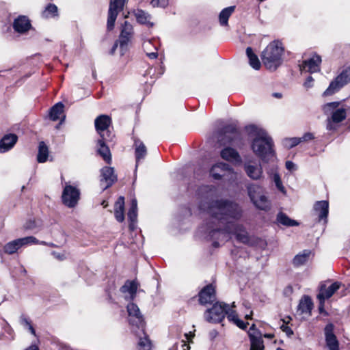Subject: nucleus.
<instances>
[{
    "label": "nucleus",
    "mask_w": 350,
    "mask_h": 350,
    "mask_svg": "<svg viewBox=\"0 0 350 350\" xmlns=\"http://www.w3.org/2000/svg\"><path fill=\"white\" fill-rule=\"evenodd\" d=\"M199 208L208 216L199 231L206 239L213 242L214 247L224 244L230 238L231 234H234L239 242L249 243L247 231L242 225L235 222L243 213L237 203L226 199L210 200L206 198L201 201Z\"/></svg>",
    "instance_id": "f257e3e1"
},
{
    "label": "nucleus",
    "mask_w": 350,
    "mask_h": 350,
    "mask_svg": "<svg viewBox=\"0 0 350 350\" xmlns=\"http://www.w3.org/2000/svg\"><path fill=\"white\" fill-rule=\"evenodd\" d=\"M245 129L253 137L251 144L253 152L263 162H268L275 154L272 138L264 129L256 125H248Z\"/></svg>",
    "instance_id": "f03ea898"
},
{
    "label": "nucleus",
    "mask_w": 350,
    "mask_h": 350,
    "mask_svg": "<svg viewBox=\"0 0 350 350\" xmlns=\"http://www.w3.org/2000/svg\"><path fill=\"white\" fill-rule=\"evenodd\" d=\"M284 53L282 44L279 41H273L262 53V60L265 67L275 70L282 64V55Z\"/></svg>",
    "instance_id": "7ed1b4c3"
},
{
    "label": "nucleus",
    "mask_w": 350,
    "mask_h": 350,
    "mask_svg": "<svg viewBox=\"0 0 350 350\" xmlns=\"http://www.w3.org/2000/svg\"><path fill=\"white\" fill-rule=\"evenodd\" d=\"M248 196L255 206L262 211H268L271 203L265 195L263 188L257 184L250 183L247 185Z\"/></svg>",
    "instance_id": "20e7f679"
},
{
    "label": "nucleus",
    "mask_w": 350,
    "mask_h": 350,
    "mask_svg": "<svg viewBox=\"0 0 350 350\" xmlns=\"http://www.w3.org/2000/svg\"><path fill=\"white\" fill-rule=\"evenodd\" d=\"M133 35V27L129 22L125 21L122 26L119 39L114 43L111 53L113 54L118 46H120V55H123L128 50L129 43Z\"/></svg>",
    "instance_id": "39448f33"
},
{
    "label": "nucleus",
    "mask_w": 350,
    "mask_h": 350,
    "mask_svg": "<svg viewBox=\"0 0 350 350\" xmlns=\"http://www.w3.org/2000/svg\"><path fill=\"white\" fill-rule=\"evenodd\" d=\"M339 105V102H332L324 105L323 107V110L325 114L332 113V120L335 123L341 122L350 113L349 107L346 106L338 109Z\"/></svg>",
    "instance_id": "423d86ee"
},
{
    "label": "nucleus",
    "mask_w": 350,
    "mask_h": 350,
    "mask_svg": "<svg viewBox=\"0 0 350 350\" xmlns=\"http://www.w3.org/2000/svg\"><path fill=\"white\" fill-rule=\"evenodd\" d=\"M228 308V304L216 302L211 308L205 312L204 318L210 323H220L224 319Z\"/></svg>",
    "instance_id": "0eeeda50"
},
{
    "label": "nucleus",
    "mask_w": 350,
    "mask_h": 350,
    "mask_svg": "<svg viewBox=\"0 0 350 350\" xmlns=\"http://www.w3.org/2000/svg\"><path fill=\"white\" fill-rule=\"evenodd\" d=\"M127 312L128 321L132 327L133 331H135V328L143 330L145 322L138 306L133 303H129L127 305Z\"/></svg>",
    "instance_id": "6e6552de"
},
{
    "label": "nucleus",
    "mask_w": 350,
    "mask_h": 350,
    "mask_svg": "<svg viewBox=\"0 0 350 350\" xmlns=\"http://www.w3.org/2000/svg\"><path fill=\"white\" fill-rule=\"evenodd\" d=\"M111 124V119L107 115H100L95 119V129L100 138L112 140L113 135L109 131Z\"/></svg>",
    "instance_id": "1a4fd4ad"
},
{
    "label": "nucleus",
    "mask_w": 350,
    "mask_h": 350,
    "mask_svg": "<svg viewBox=\"0 0 350 350\" xmlns=\"http://www.w3.org/2000/svg\"><path fill=\"white\" fill-rule=\"evenodd\" d=\"M239 136L237 127L232 124L226 125L216 133V137L221 145L233 144Z\"/></svg>",
    "instance_id": "9d476101"
},
{
    "label": "nucleus",
    "mask_w": 350,
    "mask_h": 350,
    "mask_svg": "<svg viewBox=\"0 0 350 350\" xmlns=\"http://www.w3.org/2000/svg\"><path fill=\"white\" fill-rule=\"evenodd\" d=\"M210 176L216 180H228L234 174L232 168L227 163L219 162L210 169Z\"/></svg>",
    "instance_id": "9b49d317"
},
{
    "label": "nucleus",
    "mask_w": 350,
    "mask_h": 350,
    "mask_svg": "<svg viewBox=\"0 0 350 350\" xmlns=\"http://www.w3.org/2000/svg\"><path fill=\"white\" fill-rule=\"evenodd\" d=\"M350 81V66L345 68L330 83L324 94L332 95Z\"/></svg>",
    "instance_id": "f8f14e48"
},
{
    "label": "nucleus",
    "mask_w": 350,
    "mask_h": 350,
    "mask_svg": "<svg viewBox=\"0 0 350 350\" xmlns=\"http://www.w3.org/2000/svg\"><path fill=\"white\" fill-rule=\"evenodd\" d=\"M80 198V191L78 188L66 185L62 192V199L64 205L69 208L76 206Z\"/></svg>",
    "instance_id": "ddd939ff"
},
{
    "label": "nucleus",
    "mask_w": 350,
    "mask_h": 350,
    "mask_svg": "<svg viewBox=\"0 0 350 350\" xmlns=\"http://www.w3.org/2000/svg\"><path fill=\"white\" fill-rule=\"evenodd\" d=\"M126 0H110L107 22V29L111 31L114 28L115 22L118 13L123 10Z\"/></svg>",
    "instance_id": "4468645a"
},
{
    "label": "nucleus",
    "mask_w": 350,
    "mask_h": 350,
    "mask_svg": "<svg viewBox=\"0 0 350 350\" xmlns=\"http://www.w3.org/2000/svg\"><path fill=\"white\" fill-rule=\"evenodd\" d=\"M116 180L113 167L105 166L100 170V187L103 191L111 187Z\"/></svg>",
    "instance_id": "2eb2a0df"
},
{
    "label": "nucleus",
    "mask_w": 350,
    "mask_h": 350,
    "mask_svg": "<svg viewBox=\"0 0 350 350\" xmlns=\"http://www.w3.org/2000/svg\"><path fill=\"white\" fill-rule=\"evenodd\" d=\"M341 285L340 282H335L328 287L325 284L321 286L319 293L317 295V299L319 300L322 307L324 305L325 300L330 298L340 288Z\"/></svg>",
    "instance_id": "dca6fc26"
},
{
    "label": "nucleus",
    "mask_w": 350,
    "mask_h": 350,
    "mask_svg": "<svg viewBox=\"0 0 350 350\" xmlns=\"http://www.w3.org/2000/svg\"><path fill=\"white\" fill-rule=\"evenodd\" d=\"M321 58L318 55H313L311 58L305 60L299 66L301 72H308L310 73L317 72L320 70V64Z\"/></svg>",
    "instance_id": "f3484780"
},
{
    "label": "nucleus",
    "mask_w": 350,
    "mask_h": 350,
    "mask_svg": "<svg viewBox=\"0 0 350 350\" xmlns=\"http://www.w3.org/2000/svg\"><path fill=\"white\" fill-rule=\"evenodd\" d=\"M314 215L318 217L319 222L323 221L326 224L327 221V216L329 213V203L327 200L317 201L313 206Z\"/></svg>",
    "instance_id": "a211bd4d"
},
{
    "label": "nucleus",
    "mask_w": 350,
    "mask_h": 350,
    "mask_svg": "<svg viewBox=\"0 0 350 350\" xmlns=\"http://www.w3.org/2000/svg\"><path fill=\"white\" fill-rule=\"evenodd\" d=\"M243 170L247 176L254 180H260L263 176V170L260 164L257 165L250 161L245 162Z\"/></svg>",
    "instance_id": "6ab92c4d"
},
{
    "label": "nucleus",
    "mask_w": 350,
    "mask_h": 350,
    "mask_svg": "<svg viewBox=\"0 0 350 350\" xmlns=\"http://www.w3.org/2000/svg\"><path fill=\"white\" fill-rule=\"evenodd\" d=\"M334 325L328 323L324 329L326 345L329 350H339V342L334 334Z\"/></svg>",
    "instance_id": "aec40b11"
},
{
    "label": "nucleus",
    "mask_w": 350,
    "mask_h": 350,
    "mask_svg": "<svg viewBox=\"0 0 350 350\" xmlns=\"http://www.w3.org/2000/svg\"><path fill=\"white\" fill-rule=\"evenodd\" d=\"M13 28L18 33H25L31 27V22L27 16H19L13 22Z\"/></svg>",
    "instance_id": "412c9836"
},
{
    "label": "nucleus",
    "mask_w": 350,
    "mask_h": 350,
    "mask_svg": "<svg viewBox=\"0 0 350 350\" xmlns=\"http://www.w3.org/2000/svg\"><path fill=\"white\" fill-rule=\"evenodd\" d=\"M215 299V291L211 284L206 286L199 293V301L201 304L212 303Z\"/></svg>",
    "instance_id": "4be33fe9"
},
{
    "label": "nucleus",
    "mask_w": 350,
    "mask_h": 350,
    "mask_svg": "<svg viewBox=\"0 0 350 350\" xmlns=\"http://www.w3.org/2000/svg\"><path fill=\"white\" fill-rule=\"evenodd\" d=\"M221 157L233 163H240L241 162V158L239 152L234 148L227 147L221 150L220 152Z\"/></svg>",
    "instance_id": "5701e85b"
},
{
    "label": "nucleus",
    "mask_w": 350,
    "mask_h": 350,
    "mask_svg": "<svg viewBox=\"0 0 350 350\" xmlns=\"http://www.w3.org/2000/svg\"><path fill=\"white\" fill-rule=\"evenodd\" d=\"M137 22L141 25H146L148 27H152L154 23L151 22L152 16L147 12L142 9H136L133 11Z\"/></svg>",
    "instance_id": "b1692460"
},
{
    "label": "nucleus",
    "mask_w": 350,
    "mask_h": 350,
    "mask_svg": "<svg viewBox=\"0 0 350 350\" xmlns=\"http://www.w3.org/2000/svg\"><path fill=\"white\" fill-rule=\"evenodd\" d=\"M312 307L313 303L311 298L308 295H305L299 301L297 312L301 314L310 316Z\"/></svg>",
    "instance_id": "393cba45"
},
{
    "label": "nucleus",
    "mask_w": 350,
    "mask_h": 350,
    "mask_svg": "<svg viewBox=\"0 0 350 350\" xmlns=\"http://www.w3.org/2000/svg\"><path fill=\"white\" fill-rule=\"evenodd\" d=\"M18 137L15 134H7L0 141V152L8 151L15 145Z\"/></svg>",
    "instance_id": "a878e982"
},
{
    "label": "nucleus",
    "mask_w": 350,
    "mask_h": 350,
    "mask_svg": "<svg viewBox=\"0 0 350 350\" xmlns=\"http://www.w3.org/2000/svg\"><path fill=\"white\" fill-rule=\"evenodd\" d=\"M110 140H106L105 139L100 138L98 140V153L102 157L103 160L108 164L111 162V154L109 147L105 144L106 142Z\"/></svg>",
    "instance_id": "bb28decb"
},
{
    "label": "nucleus",
    "mask_w": 350,
    "mask_h": 350,
    "mask_svg": "<svg viewBox=\"0 0 350 350\" xmlns=\"http://www.w3.org/2000/svg\"><path fill=\"white\" fill-rule=\"evenodd\" d=\"M124 198L120 196L115 203L114 215L118 222H122L124 220Z\"/></svg>",
    "instance_id": "cd10ccee"
},
{
    "label": "nucleus",
    "mask_w": 350,
    "mask_h": 350,
    "mask_svg": "<svg viewBox=\"0 0 350 350\" xmlns=\"http://www.w3.org/2000/svg\"><path fill=\"white\" fill-rule=\"evenodd\" d=\"M137 284L135 281H127L125 284L121 287L120 291L123 293H129V297H127L129 299H133L137 292Z\"/></svg>",
    "instance_id": "c85d7f7f"
},
{
    "label": "nucleus",
    "mask_w": 350,
    "mask_h": 350,
    "mask_svg": "<svg viewBox=\"0 0 350 350\" xmlns=\"http://www.w3.org/2000/svg\"><path fill=\"white\" fill-rule=\"evenodd\" d=\"M128 219L131 221L129 224V228L131 230L135 228L134 223L137 221V202L136 199H133L131 200V207L128 212Z\"/></svg>",
    "instance_id": "c756f323"
},
{
    "label": "nucleus",
    "mask_w": 350,
    "mask_h": 350,
    "mask_svg": "<svg viewBox=\"0 0 350 350\" xmlns=\"http://www.w3.org/2000/svg\"><path fill=\"white\" fill-rule=\"evenodd\" d=\"M134 146L135 149V153L136 163H138L141 160L145 158L147 153V150L144 143L139 140H135Z\"/></svg>",
    "instance_id": "7c9ffc66"
},
{
    "label": "nucleus",
    "mask_w": 350,
    "mask_h": 350,
    "mask_svg": "<svg viewBox=\"0 0 350 350\" xmlns=\"http://www.w3.org/2000/svg\"><path fill=\"white\" fill-rule=\"evenodd\" d=\"M310 254V250H305L302 251L301 253L297 254L293 258V265L296 267L304 265L308 260Z\"/></svg>",
    "instance_id": "2f4dec72"
},
{
    "label": "nucleus",
    "mask_w": 350,
    "mask_h": 350,
    "mask_svg": "<svg viewBox=\"0 0 350 350\" xmlns=\"http://www.w3.org/2000/svg\"><path fill=\"white\" fill-rule=\"evenodd\" d=\"M234 6H230L221 10L219 15V23L221 26L228 25V18L234 12Z\"/></svg>",
    "instance_id": "473e14b6"
},
{
    "label": "nucleus",
    "mask_w": 350,
    "mask_h": 350,
    "mask_svg": "<svg viewBox=\"0 0 350 350\" xmlns=\"http://www.w3.org/2000/svg\"><path fill=\"white\" fill-rule=\"evenodd\" d=\"M141 331L144 336H140L139 338V341L137 342V350H151L152 342L148 336L144 332V328Z\"/></svg>",
    "instance_id": "72a5a7b5"
},
{
    "label": "nucleus",
    "mask_w": 350,
    "mask_h": 350,
    "mask_svg": "<svg viewBox=\"0 0 350 350\" xmlns=\"http://www.w3.org/2000/svg\"><path fill=\"white\" fill-rule=\"evenodd\" d=\"M246 54L249 59L250 65L255 70H259L260 68V62L258 57L255 55L251 47H247Z\"/></svg>",
    "instance_id": "f704fd0d"
},
{
    "label": "nucleus",
    "mask_w": 350,
    "mask_h": 350,
    "mask_svg": "<svg viewBox=\"0 0 350 350\" xmlns=\"http://www.w3.org/2000/svg\"><path fill=\"white\" fill-rule=\"evenodd\" d=\"M64 105L62 103H57L53 106L49 111L50 119L56 121L60 118V115L63 113Z\"/></svg>",
    "instance_id": "c9c22d12"
},
{
    "label": "nucleus",
    "mask_w": 350,
    "mask_h": 350,
    "mask_svg": "<svg viewBox=\"0 0 350 350\" xmlns=\"http://www.w3.org/2000/svg\"><path fill=\"white\" fill-rule=\"evenodd\" d=\"M49 149L44 142H40L38 146L37 160L39 163H44L48 158Z\"/></svg>",
    "instance_id": "e433bc0d"
},
{
    "label": "nucleus",
    "mask_w": 350,
    "mask_h": 350,
    "mask_svg": "<svg viewBox=\"0 0 350 350\" xmlns=\"http://www.w3.org/2000/svg\"><path fill=\"white\" fill-rule=\"evenodd\" d=\"M277 221L279 224L286 226H298V222L289 218L285 213H279L277 215Z\"/></svg>",
    "instance_id": "4c0bfd02"
},
{
    "label": "nucleus",
    "mask_w": 350,
    "mask_h": 350,
    "mask_svg": "<svg viewBox=\"0 0 350 350\" xmlns=\"http://www.w3.org/2000/svg\"><path fill=\"white\" fill-rule=\"evenodd\" d=\"M58 15L57 7L53 3H49L42 12V17L44 18H52Z\"/></svg>",
    "instance_id": "58836bf2"
},
{
    "label": "nucleus",
    "mask_w": 350,
    "mask_h": 350,
    "mask_svg": "<svg viewBox=\"0 0 350 350\" xmlns=\"http://www.w3.org/2000/svg\"><path fill=\"white\" fill-rule=\"evenodd\" d=\"M17 241L18 242L21 247L27 245H46V242L45 241H39L36 237L33 236L26 237L23 238L17 239Z\"/></svg>",
    "instance_id": "ea45409f"
},
{
    "label": "nucleus",
    "mask_w": 350,
    "mask_h": 350,
    "mask_svg": "<svg viewBox=\"0 0 350 350\" xmlns=\"http://www.w3.org/2000/svg\"><path fill=\"white\" fill-rule=\"evenodd\" d=\"M19 248H21V246L17 241V239H16L8 243L4 247V251L8 254H12L15 253Z\"/></svg>",
    "instance_id": "a19ab883"
},
{
    "label": "nucleus",
    "mask_w": 350,
    "mask_h": 350,
    "mask_svg": "<svg viewBox=\"0 0 350 350\" xmlns=\"http://www.w3.org/2000/svg\"><path fill=\"white\" fill-rule=\"evenodd\" d=\"M20 323L25 327L27 328L31 334L36 336V331L31 325L30 319L24 314H22L20 317Z\"/></svg>",
    "instance_id": "79ce46f5"
},
{
    "label": "nucleus",
    "mask_w": 350,
    "mask_h": 350,
    "mask_svg": "<svg viewBox=\"0 0 350 350\" xmlns=\"http://www.w3.org/2000/svg\"><path fill=\"white\" fill-rule=\"evenodd\" d=\"M299 144H300L299 137L285 138L282 140L283 146L288 149L292 148Z\"/></svg>",
    "instance_id": "37998d69"
},
{
    "label": "nucleus",
    "mask_w": 350,
    "mask_h": 350,
    "mask_svg": "<svg viewBox=\"0 0 350 350\" xmlns=\"http://www.w3.org/2000/svg\"><path fill=\"white\" fill-rule=\"evenodd\" d=\"M247 333L250 340L262 339V334L254 324L252 325Z\"/></svg>",
    "instance_id": "c03bdc74"
},
{
    "label": "nucleus",
    "mask_w": 350,
    "mask_h": 350,
    "mask_svg": "<svg viewBox=\"0 0 350 350\" xmlns=\"http://www.w3.org/2000/svg\"><path fill=\"white\" fill-rule=\"evenodd\" d=\"M250 342H251L250 350H263L264 349L262 339H257V340H250Z\"/></svg>",
    "instance_id": "a18cd8bd"
},
{
    "label": "nucleus",
    "mask_w": 350,
    "mask_h": 350,
    "mask_svg": "<svg viewBox=\"0 0 350 350\" xmlns=\"http://www.w3.org/2000/svg\"><path fill=\"white\" fill-rule=\"evenodd\" d=\"M150 4L154 8H166L169 4V0H152Z\"/></svg>",
    "instance_id": "49530a36"
},
{
    "label": "nucleus",
    "mask_w": 350,
    "mask_h": 350,
    "mask_svg": "<svg viewBox=\"0 0 350 350\" xmlns=\"http://www.w3.org/2000/svg\"><path fill=\"white\" fill-rule=\"evenodd\" d=\"M273 180L275 184L276 187L279 191H280L283 193H286V190L284 187L282 185L280 177L279 174H275L273 176Z\"/></svg>",
    "instance_id": "de8ad7c7"
},
{
    "label": "nucleus",
    "mask_w": 350,
    "mask_h": 350,
    "mask_svg": "<svg viewBox=\"0 0 350 350\" xmlns=\"http://www.w3.org/2000/svg\"><path fill=\"white\" fill-rule=\"evenodd\" d=\"M226 315H227L228 319L232 323H234L239 319L237 312L230 309L229 307L226 309Z\"/></svg>",
    "instance_id": "09e8293b"
},
{
    "label": "nucleus",
    "mask_w": 350,
    "mask_h": 350,
    "mask_svg": "<svg viewBox=\"0 0 350 350\" xmlns=\"http://www.w3.org/2000/svg\"><path fill=\"white\" fill-rule=\"evenodd\" d=\"M51 255L59 261H63L67 258V255H66V252H57L55 251H53L51 252Z\"/></svg>",
    "instance_id": "8fccbe9b"
},
{
    "label": "nucleus",
    "mask_w": 350,
    "mask_h": 350,
    "mask_svg": "<svg viewBox=\"0 0 350 350\" xmlns=\"http://www.w3.org/2000/svg\"><path fill=\"white\" fill-rule=\"evenodd\" d=\"M288 323V321H286L285 320H284V324L281 325V329L284 332H285L288 336H291L292 335H293V331L290 327L287 325Z\"/></svg>",
    "instance_id": "3c124183"
},
{
    "label": "nucleus",
    "mask_w": 350,
    "mask_h": 350,
    "mask_svg": "<svg viewBox=\"0 0 350 350\" xmlns=\"http://www.w3.org/2000/svg\"><path fill=\"white\" fill-rule=\"evenodd\" d=\"M154 40H148L145 41L143 44V48L146 51H149L151 49V47H153L154 51H157V46L153 43Z\"/></svg>",
    "instance_id": "603ef678"
},
{
    "label": "nucleus",
    "mask_w": 350,
    "mask_h": 350,
    "mask_svg": "<svg viewBox=\"0 0 350 350\" xmlns=\"http://www.w3.org/2000/svg\"><path fill=\"white\" fill-rule=\"evenodd\" d=\"M314 138L312 133H306L302 137H299L300 143L310 141Z\"/></svg>",
    "instance_id": "864d4df0"
},
{
    "label": "nucleus",
    "mask_w": 350,
    "mask_h": 350,
    "mask_svg": "<svg viewBox=\"0 0 350 350\" xmlns=\"http://www.w3.org/2000/svg\"><path fill=\"white\" fill-rule=\"evenodd\" d=\"M234 323L242 329H245L247 328V325H248V323H244L239 319H238Z\"/></svg>",
    "instance_id": "5fc2aeb1"
},
{
    "label": "nucleus",
    "mask_w": 350,
    "mask_h": 350,
    "mask_svg": "<svg viewBox=\"0 0 350 350\" xmlns=\"http://www.w3.org/2000/svg\"><path fill=\"white\" fill-rule=\"evenodd\" d=\"M313 81H314V79L311 76L308 77V78L306 79V81L304 83V86L307 89L312 87Z\"/></svg>",
    "instance_id": "6e6d98bb"
},
{
    "label": "nucleus",
    "mask_w": 350,
    "mask_h": 350,
    "mask_svg": "<svg viewBox=\"0 0 350 350\" xmlns=\"http://www.w3.org/2000/svg\"><path fill=\"white\" fill-rule=\"evenodd\" d=\"M334 123L335 122H332V118L330 119H328L327 126H326L327 129L329 131L335 130L336 128V126L334 125Z\"/></svg>",
    "instance_id": "4d7b16f0"
},
{
    "label": "nucleus",
    "mask_w": 350,
    "mask_h": 350,
    "mask_svg": "<svg viewBox=\"0 0 350 350\" xmlns=\"http://www.w3.org/2000/svg\"><path fill=\"white\" fill-rule=\"evenodd\" d=\"M286 167L287 170L290 171L294 170L295 169V165L294 164L293 162L288 161L286 162Z\"/></svg>",
    "instance_id": "13d9d810"
},
{
    "label": "nucleus",
    "mask_w": 350,
    "mask_h": 350,
    "mask_svg": "<svg viewBox=\"0 0 350 350\" xmlns=\"http://www.w3.org/2000/svg\"><path fill=\"white\" fill-rule=\"evenodd\" d=\"M147 56L152 59H156L158 57L157 51H155L154 52H149L146 51Z\"/></svg>",
    "instance_id": "bf43d9fd"
},
{
    "label": "nucleus",
    "mask_w": 350,
    "mask_h": 350,
    "mask_svg": "<svg viewBox=\"0 0 350 350\" xmlns=\"http://www.w3.org/2000/svg\"><path fill=\"white\" fill-rule=\"evenodd\" d=\"M35 227V222L34 221L29 220L27 221L25 225V228L26 229H33Z\"/></svg>",
    "instance_id": "052dcab7"
},
{
    "label": "nucleus",
    "mask_w": 350,
    "mask_h": 350,
    "mask_svg": "<svg viewBox=\"0 0 350 350\" xmlns=\"http://www.w3.org/2000/svg\"><path fill=\"white\" fill-rule=\"evenodd\" d=\"M218 335V332L216 330H212L209 333V336L211 340L215 338Z\"/></svg>",
    "instance_id": "680f3d73"
},
{
    "label": "nucleus",
    "mask_w": 350,
    "mask_h": 350,
    "mask_svg": "<svg viewBox=\"0 0 350 350\" xmlns=\"http://www.w3.org/2000/svg\"><path fill=\"white\" fill-rule=\"evenodd\" d=\"M185 336L186 339L188 340L189 342H191V338H193L194 336V334H193L191 332L186 333V334H185Z\"/></svg>",
    "instance_id": "e2e57ef3"
},
{
    "label": "nucleus",
    "mask_w": 350,
    "mask_h": 350,
    "mask_svg": "<svg viewBox=\"0 0 350 350\" xmlns=\"http://www.w3.org/2000/svg\"><path fill=\"white\" fill-rule=\"evenodd\" d=\"M182 342H183V345H182L183 350H189L190 346L188 344H187L185 340H183Z\"/></svg>",
    "instance_id": "0e129e2a"
},
{
    "label": "nucleus",
    "mask_w": 350,
    "mask_h": 350,
    "mask_svg": "<svg viewBox=\"0 0 350 350\" xmlns=\"http://www.w3.org/2000/svg\"><path fill=\"white\" fill-rule=\"evenodd\" d=\"M25 350H39V349L36 345H32Z\"/></svg>",
    "instance_id": "69168bd1"
},
{
    "label": "nucleus",
    "mask_w": 350,
    "mask_h": 350,
    "mask_svg": "<svg viewBox=\"0 0 350 350\" xmlns=\"http://www.w3.org/2000/svg\"><path fill=\"white\" fill-rule=\"evenodd\" d=\"M5 332L8 333L9 334H12L13 332L12 329L10 327V326L8 324L7 328L5 329Z\"/></svg>",
    "instance_id": "338daca9"
},
{
    "label": "nucleus",
    "mask_w": 350,
    "mask_h": 350,
    "mask_svg": "<svg viewBox=\"0 0 350 350\" xmlns=\"http://www.w3.org/2000/svg\"><path fill=\"white\" fill-rule=\"evenodd\" d=\"M273 96L275 98H280L282 97V94L280 93H274Z\"/></svg>",
    "instance_id": "774afa93"
}]
</instances>
